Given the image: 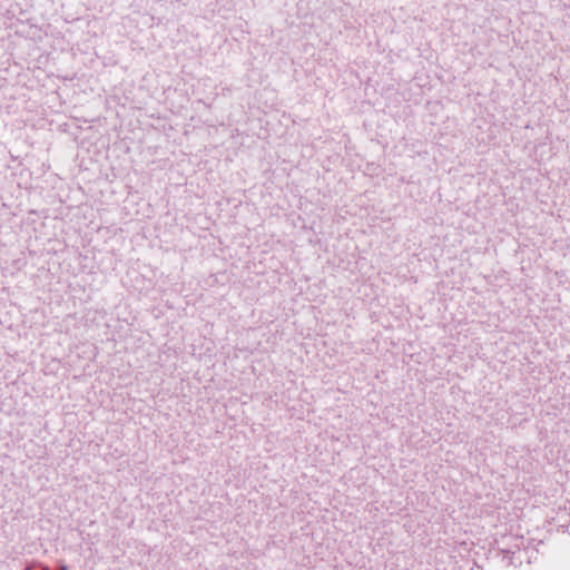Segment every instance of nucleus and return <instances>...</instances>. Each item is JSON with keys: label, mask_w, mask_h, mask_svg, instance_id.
<instances>
[{"label": "nucleus", "mask_w": 570, "mask_h": 570, "mask_svg": "<svg viewBox=\"0 0 570 570\" xmlns=\"http://www.w3.org/2000/svg\"><path fill=\"white\" fill-rule=\"evenodd\" d=\"M60 570H68V569H67V567L63 566Z\"/></svg>", "instance_id": "1"}]
</instances>
